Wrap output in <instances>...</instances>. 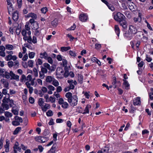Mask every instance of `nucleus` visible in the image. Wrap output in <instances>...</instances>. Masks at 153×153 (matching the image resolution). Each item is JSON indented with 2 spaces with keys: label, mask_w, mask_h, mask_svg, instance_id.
<instances>
[{
  "label": "nucleus",
  "mask_w": 153,
  "mask_h": 153,
  "mask_svg": "<svg viewBox=\"0 0 153 153\" xmlns=\"http://www.w3.org/2000/svg\"><path fill=\"white\" fill-rule=\"evenodd\" d=\"M123 85L125 87V88L126 89H128L129 87V84L128 83L127 81L126 80H123Z\"/></svg>",
  "instance_id": "cd10ccee"
},
{
  "label": "nucleus",
  "mask_w": 153,
  "mask_h": 153,
  "mask_svg": "<svg viewBox=\"0 0 153 153\" xmlns=\"http://www.w3.org/2000/svg\"><path fill=\"white\" fill-rule=\"evenodd\" d=\"M123 35L126 39L128 40H130L132 38L133 35L128 31V32L124 33Z\"/></svg>",
  "instance_id": "9d476101"
},
{
  "label": "nucleus",
  "mask_w": 153,
  "mask_h": 153,
  "mask_svg": "<svg viewBox=\"0 0 153 153\" xmlns=\"http://www.w3.org/2000/svg\"><path fill=\"white\" fill-rule=\"evenodd\" d=\"M43 134L45 136L50 135V131L48 129H45L43 132Z\"/></svg>",
  "instance_id": "a18cd8bd"
},
{
  "label": "nucleus",
  "mask_w": 153,
  "mask_h": 153,
  "mask_svg": "<svg viewBox=\"0 0 153 153\" xmlns=\"http://www.w3.org/2000/svg\"><path fill=\"white\" fill-rule=\"evenodd\" d=\"M42 63V60L40 59H38L36 61V64L37 65H41Z\"/></svg>",
  "instance_id": "603ef678"
},
{
  "label": "nucleus",
  "mask_w": 153,
  "mask_h": 153,
  "mask_svg": "<svg viewBox=\"0 0 153 153\" xmlns=\"http://www.w3.org/2000/svg\"><path fill=\"white\" fill-rule=\"evenodd\" d=\"M140 97H139L135 98L133 101V104L135 105H138L140 103Z\"/></svg>",
  "instance_id": "6ab92c4d"
},
{
  "label": "nucleus",
  "mask_w": 153,
  "mask_h": 153,
  "mask_svg": "<svg viewBox=\"0 0 153 153\" xmlns=\"http://www.w3.org/2000/svg\"><path fill=\"white\" fill-rule=\"evenodd\" d=\"M9 76L8 79L10 78V77H11V80L14 79L17 81H19V76L16 75L12 71H10L9 73Z\"/></svg>",
  "instance_id": "0eeeda50"
},
{
  "label": "nucleus",
  "mask_w": 153,
  "mask_h": 153,
  "mask_svg": "<svg viewBox=\"0 0 153 153\" xmlns=\"http://www.w3.org/2000/svg\"><path fill=\"white\" fill-rule=\"evenodd\" d=\"M27 17H31L34 19H36L37 18V16L36 14L33 13H30L28 14Z\"/></svg>",
  "instance_id": "a878e982"
},
{
  "label": "nucleus",
  "mask_w": 153,
  "mask_h": 153,
  "mask_svg": "<svg viewBox=\"0 0 153 153\" xmlns=\"http://www.w3.org/2000/svg\"><path fill=\"white\" fill-rule=\"evenodd\" d=\"M56 73L57 78L61 79L63 78L64 70L62 68L58 67L56 70Z\"/></svg>",
  "instance_id": "7ed1b4c3"
},
{
  "label": "nucleus",
  "mask_w": 153,
  "mask_h": 153,
  "mask_svg": "<svg viewBox=\"0 0 153 153\" xmlns=\"http://www.w3.org/2000/svg\"><path fill=\"white\" fill-rule=\"evenodd\" d=\"M125 19H124L119 22L120 25L124 29H126L127 28V24Z\"/></svg>",
  "instance_id": "9b49d317"
},
{
  "label": "nucleus",
  "mask_w": 153,
  "mask_h": 153,
  "mask_svg": "<svg viewBox=\"0 0 153 153\" xmlns=\"http://www.w3.org/2000/svg\"><path fill=\"white\" fill-rule=\"evenodd\" d=\"M2 106L4 109L6 110L8 109L9 108V105L7 104L3 103L2 104Z\"/></svg>",
  "instance_id": "680f3d73"
},
{
  "label": "nucleus",
  "mask_w": 153,
  "mask_h": 153,
  "mask_svg": "<svg viewBox=\"0 0 153 153\" xmlns=\"http://www.w3.org/2000/svg\"><path fill=\"white\" fill-rule=\"evenodd\" d=\"M33 72H34V75L35 77L38 76V71L37 69L36 68H34L33 69Z\"/></svg>",
  "instance_id": "69168bd1"
},
{
  "label": "nucleus",
  "mask_w": 153,
  "mask_h": 153,
  "mask_svg": "<svg viewBox=\"0 0 153 153\" xmlns=\"http://www.w3.org/2000/svg\"><path fill=\"white\" fill-rule=\"evenodd\" d=\"M12 55L11 54H8V55L6 56L5 58V60L7 61H10L11 60V57H12Z\"/></svg>",
  "instance_id": "4d7b16f0"
},
{
  "label": "nucleus",
  "mask_w": 153,
  "mask_h": 153,
  "mask_svg": "<svg viewBox=\"0 0 153 153\" xmlns=\"http://www.w3.org/2000/svg\"><path fill=\"white\" fill-rule=\"evenodd\" d=\"M12 18L15 21H17L18 18V13L17 11H15L13 14Z\"/></svg>",
  "instance_id": "aec40b11"
},
{
  "label": "nucleus",
  "mask_w": 153,
  "mask_h": 153,
  "mask_svg": "<svg viewBox=\"0 0 153 153\" xmlns=\"http://www.w3.org/2000/svg\"><path fill=\"white\" fill-rule=\"evenodd\" d=\"M27 31L25 29H23L22 30L21 33L22 36H24L23 37L28 36H26L27 34Z\"/></svg>",
  "instance_id": "6e6d98bb"
},
{
  "label": "nucleus",
  "mask_w": 153,
  "mask_h": 153,
  "mask_svg": "<svg viewBox=\"0 0 153 153\" xmlns=\"http://www.w3.org/2000/svg\"><path fill=\"white\" fill-rule=\"evenodd\" d=\"M108 8L111 10L112 11H114V7L111 4H109L107 6Z\"/></svg>",
  "instance_id": "774afa93"
},
{
  "label": "nucleus",
  "mask_w": 153,
  "mask_h": 153,
  "mask_svg": "<svg viewBox=\"0 0 153 153\" xmlns=\"http://www.w3.org/2000/svg\"><path fill=\"white\" fill-rule=\"evenodd\" d=\"M53 114V113L51 110H48L46 112V115L48 117H51L52 116Z\"/></svg>",
  "instance_id": "3c124183"
},
{
  "label": "nucleus",
  "mask_w": 153,
  "mask_h": 153,
  "mask_svg": "<svg viewBox=\"0 0 153 153\" xmlns=\"http://www.w3.org/2000/svg\"><path fill=\"white\" fill-rule=\"evenodd\" d=\"M19 143L18 142H16L15 144L13 146V149L14 150H17V151H21V148L19 146Z\"/></svg>",
  "instance_id": "412c9836"
},
{
  "label": "nucleus",
  "mask_w": 153,
  "mask_h": 153,
  "mask_svg": "<svg viewBox=\"0 0 153 153\" xmlns=\"http://www.w3.org/2000/svg\"><path fill=\"white\" fill-rule=\"evenodd\" d=\"M126 18L124 15L120 12H118L114 16V19L117 21L119 22Z\"/></svg>",
  "instance_id": "20e7f679"
},
{
  "label": "nucleus",
  "mask_w": 153,
  "mask_h": 153,
  "mask_svg": "<svg viewBox=\"0 0 153 153\" xmlns=\"http://www.w3.org/2000/svg\"><path fill=\"white\" fill-rule=\"evenodd\" d=\"M53 78L50 76H48L46 77V81L47 82L51 83L53 80Z\"/></svg>",
  "instance_id": "7c9ffc66"
},
{
  "label": "nucleus",
  "mask_w": 153,
  "mask_h": 153,
  "mask_svg": "<svg viewBox=\"0 0 153 153\" xmlns=\"http://www.w3.org/2000/svg\"><path fill=\"white\" fill-rule=\"evenodd\" d=\"M5 116L7 117H11L12 116V114L8 112V111H6L4 113Z\"/></svg>",
  "instance_id": "c03bdc74"
},
{
  "label": "nucleus",
  "mask_w": 153,
  "mask_h": 153,
  "mask_svg": "<svg viewBox=\"0 0 153 153\" xmlns=\"http://www.w3.org/2000/svg\"><path fill=\"white\" fill-rule=\"evenodd\" d=\"M9 91V93L7 94V96L9 97H10V95L14 94L16 93V91L13 89H10Z\"/></svg>",
  "instance_id": "ea45409f"
},
{
  "label": "nucleus",
  "mask_w": 153,
  "mask_h": 153,
  "mask_svg": "<svg viewBox=\"0 0 153 153\" xmlns=\"http://www.w3.org/2000/svg\"><path fill=\"white\" fill-rule=\"evenodd\" d=\"M38 103L39 105L41 107L44 105V102L43 100V99L42 98H40L38 101Z\"/></svg>",
  "instance_id": "f704fd0d"
},
{
  "label": "nucleus",
  "mask_w": 153,
  "mask_h": 153,
  "mask_svg": "<svg viewBox=\"0 0 153 153\" xmlns=\"http://www.w3.org/2000/svg\"><path fill=\"white\" fill-rule=\"evenodd\" d=\"M8 102L9 103V105L10 107H14V105H15L13 101L12 100L9 99Z\"/></svg>",
  "instance_id": "49530a36"
},
{
  "label": "nucleus",
  "mask_w": 153,
  "mask_h": 153,
  "mask_svg": "<svg viewBox=\"0 0 153 153\" xmlns=\"http://www.w3.org/2000/svg\"><path fill=\"white\" fill-rule=\"evenodd\" d=\"M7 65L9 67L11 68L14 65V63L12 61H9L7 62Z\"/></svg>",
  "instance_id": "338daca9"
},
{
  "label": "nucleus",
  "mask_w": 153,
  "mask_h": 153,
  "mask_svg": "<svg viewBox=\"0 0 153 153\" xmlns=\"http://www.w3.org/2000/svg\"><path fill=\"white\" fill-rule=\"evenodd\" d=\"M113 79V81L112 82L113 87L114 88H117V86L120 85V83L119 82H117L116 78V77H114Z\"/></svg>",
  "instance_id": "4468645a"
},
{
  "label": "nucleus",
  "mask_w": 153,
  "mask_h": 153,
  "mask_svg": "<svg viewBox=\"0 0 153 153\" xmlns=\"http://www.w3.org/2000/svg\"><path fill=\"white\" fill-rule=\"evenodd\" d=\"M4 140V138L1 137L0 139V150L2 149L3 146V142Z\"/></svg>",
  "instance_id": "13d9d810"
},
{
  "label": "nucleus",
  "mask_w": 153,
  "mask_h": 153,
  "mask_svg": "<svg viewBox=\"0 0 153 153\" xmlns=\"http://www.w3.org/2000/svg\"><path fill=\"white\" fill-rule=\"evenodd\" d=\"M34 19H35L33 18L30 19L29 20L30 23H31V25H36L37 26L38 23L35 22Z\"/></svg>",
  "instance_id": "37998d69"
},
{
  "label": "nucleus",
  "mask_w": 153,
  "mask_h": 153,
  "mask_svg": "<svg viewBox=\"0 0 153 153\" xmlns=\"http://www.w3.org/2000/svg\"><path fill=\"white\" fill-rule=\"evenodd\" d=\"M128 7L130 10L132 11H134L135 10L136 6L132 2L128 3Z\"/></svg>",
  "instance_id": "f8f14e48"
},
{
  "label": "nucleus",
  "mask_w": 153,
  "mask_h": 153,
  "mask_svg": "<svg viewBox=\"0 0 153 153\" xmlns=\"http://www.w3.org/2000/svg\"><path fill=\"white\" fill-rule=\"evenodd\" d=\"M128 31L133 35L135 34L137 32L136 28L133 25H129Z\"/></svg>",
  "instance_id": "1a4fd4ad"
},
{
  "label": "nucleus",
  "mask_w": 153,
  "mask_h": 153,
  "mask_svg": "<svg viewBox=\"0 0 153 153\" xmlns=\"http://www.w3.org/2000/svg\"><path fill=\"white\" fill-rule=\"evenodd\" d=\"M0 76L3 78L8 79L9 78V73L6 71L5 69L0 68Z\"/></svg>",
  "instance_id": "39448f33"
},
{
  "label": "nucleus",
  "mask_w": 153,
  "mask_h": 153,
  "mask_svg": "<svg viewBox=\"0 0 153 153\" xmlns=\"http://www.w3.org/2000/svg\"><path fill=\"white\" fill-rule=\"evenodd\" d=\"M71 49V47L70 46L68 47H62L61 48V51L63 52L66 51L70 50Z\"/></svg>",
  "instance_id": "2f4dec72"
},
{
  "label": "nucleus",
  "mask_w": 153,
  "mask_h": 153,
  "mask_svg": "<svg viewBox=\"0 0 153 153\" xmlns=\"http://www.w3.org/2000/svg\"><path fill=\"white\" fill-rule=\"evenodd\" d=\"M122 5L124 9L126 10L128 9L127 6H128V3L126 0H122Z\"/></svg>",
  "instance_id": "4be33fe9"
},
{
  "label": "nucleus",
  "mask_w": 153,
  "mask_h": 153,
  "mask_svg": "<svg viewBox=\"0 0 153 153\" xmlns=\"http://www.w3.org/2000/svg\"><path fill=\"white\" fill-rule=\"evenodd\" d=\"M12 111L14 115H18L19 112V109L18 108H15L13 107L12 108Z\"/></svg>",
  "instance_id": "c756f323"
},
{
  "label": "nucleus",
  "mask_w": 153,
  "mask_h": 153,
  "mask_svg": "<svg viewBox=\"0 0 153 153\" xmlns=\"http://www.w3.org/2000/svg\"><path fill=\"white\" fill-rule=\"evenodd\" d=\"M67 82L69 84V85L68 86V87L71 89H73L74 88V85L73 84V81L72 80H68L67 81Z\"/></svg>",
  "instance_id": "393cba45"
},
{
  "label": "nucleus",
  "mask_w": 153,
  "mask_h": 153,
  "mask_svg": "<svg viewBox=\"0 0 153 153\" xmlns=\"http://www.w3.org/2000/svg\"><path fill=\"white\" fill-rule=\"evenodd\" d=\"M114 30L117 36L119 37V34L120 33V29L118 25H116L114 26Z\"/></svg>",
  "instance_id": "b1692460"
},
{
  "label": "nucleus",
  "mask_w": 153,
  "mask_h": 153,
  "mask_svg": "<svg viewBox=\"0 0 153 153\" xmlns=\"http://www.w3.org/2000/svg\"><path fill=\"white\" fill-rule=\"evenodd\" d=\"M6 144L4 145V147L5 148V152L7 153L9 151V144L10 142L9 140L7 139L6 140Z\"/></svg>",
  "instance_id": "f3484780"
},
{
  "label": "nucleus",
  "mask_w": 153,
  "mask_h": 153,
  "mask_svg": "<svg viewBox=\"0 0 153 153\" xmlns=\"http://www.w3.org/2000/svg\"><path fill=\"white\" fill-rule=\"evenodd\" d=\"M55 101V100L54 98L51 96L49 98L48 100H46V102H51L52 103L54 102Z\"/></svg>",
  "instance_id": "58836bf2"
},
{
  "label": "nucleus",
  "mask_w": 153,
  "mask_h": 153,
  "mask_svg": "<svg viewBox=\"0 0 153 153\" xmlns=\"http://www.w3.org/2000/svg\"><path fill=\"white\" fill-rule=\"evenodd\" d=\"M45 59L47 60L48 62L50 64H52L53 63V60L50 56H48Z\"/></svg>",
  "instance_id": "bf43d9fd"
},
{
  "label": "nucleus",
  "mask_w": 153,
  "mask_h": 153,
  "mask_svg": "<svg viewBox=\"0 0 153 153\" xmlns=\"http://www.w3.org/2000/svg\"><path fill=\"white\" fill-rule=\"evenodd\" d=\"M56 147V144H54L48 153H54L55 150V148Z\"/></svg>",
  "instance_id": "bb28decb"
},
{
  "label": "nucleus",
  "mask_w": 153,
  "mask_h": 153,
  "mask_svg": "<svg viewBox=\"0 0 153 153\" xmlns=\"http://www.w3.org/2000/svg\"><path fill=\"white\" fill-rule=\"evenodd\" d=\"M146 60L148 62H150L152 60V58L151 57L149 56L148 55H146Z\"/></svg>",
  "instance_id": "0e129e2a"
},
{
  "label": "nucleus",
  "mask_w": 153,
  "mask_h": 153,
  "mask_svg": "<svg viewBox=\"0 0 153 153\" xmlns=\"http://www.w3.org/2000/svg\"><path fill=\"white\" fill-rule=\"evenodd\" d=\"M65 97L67 98V101L71 106L74 107L77 105L78 99L77 95L72 96L71 92H68L66 93Z\"/></svg>",
  "instance_id": "f257e3e1"
},
{
  "label": "nucleus",
  "mask_w": 153,
  "mask_h": 153,
  "mask_svg": "<svg viewBox=\"0 0 153 153\" xmlns=\"http://www.w3.org/2000/svg\"><path fill=\"white\" fill-rule=\"evenodd\" d=\"M23 39L25 41H27V42L30 44H32V43L35 44L37 43V38L36 36H33L32 39L30 35H28V36L25 37L23 38Z\"/></svg>",
  "instance_id": "f03ea898"
},
{
  "label": "nucleus",
  "mask_w": 153,
  "mask_h": 153,
  "mask_svg": "<svg viewBox=\"0 0 153 153\" xmlns=\"http://www.w3.org/2000/svg\"><path fill=\"white\" fill-rule=\"evenodd\" d=\"M35 140L40 143H43L48 141L49 139L48 137L42 136H38L35 137Z\"/></svg>",
  "instance_id": "423d86ee"
},
{
  "label": "nucleus",
  "mask_w": 153,
  "mask_h": 153,
  "mask_svg": "<svg viewBox=\"0 0 153 153\" xmlns=\"http://www.w3.org/2000/svg\"><path fill=\"white\" fill-rule=\"evenodd\" d=\"M22 129V128L20 127H18L16 128L13 132L14 135L17 134Z\"/></svg>",
  "instance_id": "473e14b6"
},
{
  "label": "nucleus",
  "mask_w": 153,
  "mask_h": 153,
  "mask_svg": "<svg viewBox=\"0 0 153 153\" xmlns=\"http://www.w3.org/2000/svg\"><path fill=\"white\" fill-rule=\"evenodd\" d=\"M50 104L45 103L44 105L42 106L41 107V108L42 111L43 112L46 111L48 109H49L50 108Z\"/></svg>",
  "instance_id": "a211bd4d"
},
{
  "label": "nucleus",
  "mask_w": 153,
  "mask_h": 153,
  "mask_svg": "<svg viewBox=\"0 0 153 153\" xmlns=\"http://www.w3.org/2000/svg\"><path fill=\"white\" fill-rule=\"evenodd\" d=\"M91 108V106L90 105L88 104L85 107L84 110V111L82 112L80 111L79 113H82L83 114H89V109Z\"/></svg>",
  "instance_id": "2eb2a0df"
},
{
  "label": "nucleus",
  "mask_w": 153,
  "mask_h": 153,
  "mask_svg": "<svg viewBox=\"0 0 153 153\" xmlns=\"http://www.w3.org/2000/svg\"><path fill=\"white\" fill-rule=\"evenodd\" d=\"M34 61L32 60H29L28 62V65L29 67L32 68L33 66Z\"/></svg>",
  "instance_id": "a19ab883"
},
{
  "label": "nucleus",
  "mask_w": 153,
  "mask_h": 153,
  "mask_svg": "<svg viewBox=\"0 0 153 153\" xmlns=\"http://www.w3.org/2000/svg\"><path fill=\"white\" fill-rule=\"evenodd\" d=\"M68 106L69 104L67 102H64L61 105L62 107L64 109L68 108Z\"/></svg>",
  "instance_id": "c9c22d12"
},
{
  "label": "nucleus",
  "mask_w": 153,
  "mask_h": 153,
  "mask_svg": "<svg viewBox=\"0 0 153 153\" xmlns=\"http://www.w3.org/2000/svg\"><path fill=\"white\" fill-rule=\"evenodd\" d=\"M7 8L8 10V13L9 14H10V13L12 12L13 9L12 4L10 5H8L7 7Z\"/></svg>",
  "instance_id": "e433bc0d"
},
{
  "label": "nucleus",
  "mask_w": 153,
  "mask_h": 153,
  "mask_svg": "<svg viewBox=\"0 0 153 153\" xmlns=\"http://www.w3.org/2000/svg\"><path fill=\"white\" fill-rule=\"evenodd\" d=\"M12 125L14 126H16L20 125V123L17 120L13 121L12 123Z\"/></svg>",
  "instance_id": "864d4df0"
},
{
  "label": "nucleus",
  "mask_w": 153,
  "mask_h": 153,
  "mask_svg": "<svg viewBox=\"0 0 153 153\" xmlns=\"http://www.w3.org/2000/svg\"><path fill=\"white\" fill-rule=\"evenodd\" d=\"M52 84L55 87L58 86L59 84V82L57 80L54 79L53 80Z\"/></svg>",
  "instance_id": "5fc2aeb1"
},
{
  "label": "nucleus",
  "mask_w": 153,
  "mask_h": 153,
  "mask_svg": "<svg viewBox=\"0 0 153 153\" xmlns=\"http://www.w3.org/2000/svg\"><path fill=\"white\" fill-rule=\"evenodd\" d=\"M25 30H27V34L28 35H30L31 32L30 31V24L29 22H26L25 25Z\"/></svg>",
  "instance_id": "dca6fc26"
},
{
  "label": "nucleus",
  "mask_w": 153,
  "mask_h": 153,
  "mask_svg": "<svg viewBox=\"0 0 153 153\" xmlns=\"http://www.w3.org/2000/svg\"><path fill=\"white\" fill-rule=\"evenodd\" d=\"M15 120H17L19 123H22L23 121L21 117H19L18 116H16L15 117Z\"/></svg>",
  "instance_id": "79ce46f5"
},
{
  "label": "nucleus",
  "mask_w": 153,
  "mask_h": 153,
  "mask_svg": "<svg viewBox=\"0 0 153 153\" xmlns=\"http://www.w3.org/2000/svg\"><path fill=\"white\" fill-rule=\"evenodd\" d=\"M1 83L4 85V87L8 89L9 83L8 81L4 78L2 79L1 80Z\"/></svg>",
  "instance_id": "ddd939ff"
},
{
  "label": "nucleus",
  "mask_w": 153,
  "mask_h": 153,
  "mask_svg": "<svg viewBox=\"0 0 153 153\" xmlns=\"http://www.w3.org/2000/svg\"><path fill=\"white\" fill-rule=\"evenodd\" d=\"M44 66L45 68H47L49 70L51 71V67H50V65L48 63H45L44 64Z\"/></svg>",
  "instance_id": "de8ad7c7"
},
{
  "label": "nucleus",
  "mask_w": 153,
  "mask_h": 153,
  "mask_svg": "<svg viewBox=\"0 0 153 153\" xmlns=\"http://www.w3.org/2000/svg\"><path fill=\"white\" fill-rule=\"evenodd\" d=\"M47 53L46 51H44L43 53H41L39 54V57L41 58H44L46 59L48 57Z\"/></svg>",
  "instance_id": "5701e85b"
},
{
  "label": "nucleus",
  "mask_w": 153,
  "mask_h": 153,
  "mask_svg": "<svg viewBox=\"0 0 153 153\" xmlns=\"http://www.w3.org/2000/svg\"><path fill=\"white\" fill-rule=\"evenodd\" d=\"M41 33L40 31L38 30L37 28H36L35 32L34 34L35 36H38Z\"/></svg>",
  "instance_id": "e2e57ef3"
},
{
  "label": "nucleus",
  "mask_w": 153,
  "mask_h": 153,
  "mask_svg": "<svg viewBox=\"0 0 153 153\" xmlns=\"http://www.w3.org/2000/svg\"><path fill=\"white\" fill-rule=\"evenodd\" d=\"M26 77L24 74L22 75L21 76V78L20 79L21 82H25L26 80Z\"/></svg>",
  "instance_id": "09e8293b"
},
{
  "label": "nucleus",
  "mask_w": 153,
  "mask_h": 153,
  "mask_svg": "<svg viewBox=\"0 0 153 153\" xmlns=\"http://www.w3.org/2000/svg\"><path fill=\"white\" fill-rule=\"evenodd\" d=\"M35 54V53L34 52H29L28 53L29 57L30 59H33L34 57Z\"/></svg>",
  "instance_id": "4c0bfd02"
},
{
  "label": "nucleus",
  "mask_w": 153,
  "mask_h": 153,
  "mask_svg": "<svg viewBox=\"0 0 153 153\" xmlns=\"http://www.w3.org/2000/svg\"><path fill=\"white\" fill-rule=\"evenodd\" d=\"M83 76L82 75H79L78 77V81L80 83L83 82Z\"/></svg>",
  "instance_id": "8fccbe9b"
},
{
  "label": "nucleus",
  "mask_w": 153,
  "mask_h": 153,
  "mask_svg": "<svg viewBox=\"0 0 153 153\" xmlns=\"http://www.w3.org/2000/svg\"><path fill=\"white\" fill-rule=\"evenodd\" d=\"M41 10L42 13L44 14H45L48 11V9L47 7H45L42 8Z\"/></svg>",
  "instance_id": "052dcab7"
},
{
  "label": "nucleus",
  "mask_w": 153,
  "mask_h": 153,
  "mask_svg": "<svg viewBox=\"0 0 153 153\" xmlns=\"http://www.w3.org/2000/svg\"><path fill=\"white\" fill-rule=\"evenodd\" d=\"M58 22V19H55L51 22L52 25L54 27H56L57 25Z\"/></svg>",
  "instance_id": "72a5a7b5"
},
{
  "label": "nucleus",
  "mask_w": 153,
  "mask_h": 153,
  "mask_svg": "<svg viewBox=\"0 0 153 153\" xmlns=\"http://www.w3.org/2000/svg\"><path fill=\"white\" fill-rule=\"evenodd\" d=\"M79 18L80 20L82 22H85L88 19L87 14L84 13L81 14L79 15Z\"/></svg>",
  "instance_id": "6e6552de"
},
{
  "label": "nucleus",
  "mask_w": 153,
  "mask_h": 153,
  "mask_svg": "<svg viewBox=\"0 0 153 153\" xmlns=\"http://www.w3.org/2000/svg\"><path fill=\"white\" fill-rule=\"evenodd\" d=\"M5 46L7 50H12L14 49V47L12 45L7 44L5 45Z\"/></svg>",
  "instance_id": "c85d7f7f"
}]
</instances>
